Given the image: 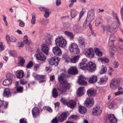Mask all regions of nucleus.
<instances>
[{
  "label": "nucleus",
  "mask_w": 123,
  "mask_h": 123,
  "mask_svg": "<svg viewBox=\"0 0 123 123\" xmlns=\"http://www.w3.org/2000/svg\"><path fill=\"white\" fill-rule=\"evenodd\" d=\"M102 22V19L101 17H100L99 18H97L96 19L95 22V25L96 26H98Z\"/></svg>",
  "instance_id": "2f4dec72"
},
{
  "label": "nucleus",
  "mask_w": 123,
  "mask_h": 123,
  "mask_svg": "<svg viewBox=\"0 0 123 123\" xmlns=\"http://www.w3.org/2000/svg\"><path fill=\"white\" fill-rule=\"evenodd\" d=\"M47 11L45 12V13L44 15V17L46 18H48L49 15V13Z\"/></svg>",
  "instance_id": "338daca9"
},
{
  "label": "nucleus",
  "mask_w": 123,
  "mask_h": 123,
  "mask_svg": "<svg viewBox=\"0 0 123 123\" xmlns=\"http://www.w3.org/2000/svg\"><path fill=\"white\" fill-rule=\"evenodd\" d=\"M59 82L62 84H65L67 82L66 76L64 74H62L58 78Z\"/></svg>",
  "instance_id": "4468645a"
},
{
  "label": "nucleus",
  "mask_w": 123,
  "mask_h": 123,
  "mask_svg": "<svg viewBox=\"0 0 123 123\" xmlns=\"http://www.w3.org/2000/svg\"><path fill=\"white\" fill-rule=\"evenodd\" d=\"M123 82V79L118 77L113 79L109 83L110 88L112 89H116L117 85H121Z\"/></svg>",
  "instance_id": "f03ea898"
},
{
  "label": "nucleus",
  "mask_w": 123,
  "mask_h": 123,
  "mask_svg": "<svg viewBox=\"0 0 123 123\" xmlns=\"http://www.w3.org/2000/svg\"><path fill=\"white\" fill-rule=\"evenodd\" d=\"M114 94L115 95V96L123 94V91L121 90L120 91H118L117 92L114 93Z\"/></svg>",
  "instance_id": "13d9d810"
},
{
  "label": "nucleus",
  "mask_w": 123,
  "mask_h": 123,
  "mask_svg": "<svg viewBox=\"0 0 123 123\" xmlns=\"http://www.w3.org/2000/svg\"><path fill=\"white\" fill-rule=\"evenodd\" d=\"M41 49L42 51L46 55H48V52L49 48L47 45L46 44H43L41 46Z\"/></svg>",
  "instance_id": "a211bd4d"
},
{
  "label": "nucleus",
  "mask_w": 123,
  "mask_h": 123,
  "mask_svg": "<svg viewBox=\"0 0 123 123\" xmlns=\"http://www.w3.org/2000/svg\"><path fill=\"white\" fill-rule=\"evenodd\" d=\"M68 73L70 74L74 75L78 73V71L76 67H72L69 69Z\"/></svg>",
  "instance_id": "6ab92c4d"
},
{
  "label": "nucleus",
  "mask_w": 123,
  "mask_h": 123,
  "mask_svg": "<svg viewBox=\"0 0 123 123\" xmlns=\"http://www.w3.org/2000/svg\"><path fill=\"white\" fill-rule=\"evenodd\" d=\"M97 80V76L95 75H93L91 76L89 78V83H92Z\"/></svg>",
  "instance_id": "393cba45"
},
{
  "label": "nucleus",
  "mask_w": 123,
  "mask_h": 123,
  "mask_svg": "<svg viewBox=\"0 0 123 123\" xmlns=\"http://www.w3.org/2000/svg\"><path fill=\"white\" fill-rule=\"evenodd\" d=\"M87 65V64L86 63L84 62H82L79 63V67L80 69H84L86 68Z\"/></svg>",
  "instance_id": "7c9ffc66"
},
{
  "label": "nucleus",
  "mask_w": 123,
  "mask_h": 123,
  "mask_svg": "<svg viewBox=\"0 0 123 123\" xmlns=\"http://www.w3.org/2000/svg\"><path fill=\"white\" fill-rule=\"evenodd\" d=\"M13 76L14 75L13 74L10 73H8L6 75V77L7 79L9 80H11Z\"/></svg>",
  "instance_id": "a18cd8bd"
},
{
  "label": "nucleus",
  "mask_w": 123,
  "mask_h": 123,
  "mask_svg": "<svg viewBox=\"0 0 123 123\" xmlns=\"http://www.w3.org/2000/svg\"><path fill=\"white\" fill-rule=\"evenodd\" d=\"M53 53L56 55L60 56L62 55V51L61 49L58 46L53 47L52 48Z\"/></svg>",
  "instance_id": "9b49d317"
},
{
  "label": "nucleus",
  "mask_w": 123,
  "mask_h": 123,
  "mask_svg": "<svg viewBox=\"0 0 123 123\" xmlns=\"http://www.w3.org/2000/svg\"><path fill=\"white\" fill-rule=\"evenodd\" d=\"M52 38L51 37H47L45 39L46 43L49 45H51L52 44Z\"/></svg>",
  "instance_id": "f704fd0d"
},
{
  "label": "nucleus",
  "mask_w": 123,
  "mask_h": 123,
  "mask_svg": "<svg viewBox=\"0 0 123 123\" xmlns=\"http://www.w3.org/2000/svg\"><path fill=\"white\" fill-rule=\"evenodd\" d=\"M12 83V81L11 80L7 79L5 80L3 82L2 84L4 86H7Z\"/></svg>",
  "instance_id": "e433bc0d"
},
{
  "label": "nucleus",
  "mask_w": 123,
  "mask_h": 123,
  "mask_svg": "<svg viewBox=\"0 0 123 123\" xmlns=\"http://www.w3.org/2000/svg\"><path fill=\"white\" fill-rule=\"evenodd\" d=\"M36 16L34 15H32V19L31 20V22L32 24L34 25L36 22Z\"/></svg>",
  "instance_id": "49530a36"
},
{
  "label": "nucleus",
  "mask_w": 123,
  "mask_h": 123,
  "mask_svg": "<svg viewBox=\"0 0 123 123\" xmlns=\"http://www.w3.org/2000/svg\"><path fill=\"white\" fill-rule=\"evenodd\" d=\"M113 15L116 20L117 21L114 22L110 26H106L103 27V31H104L105 29H107L108 31V34L109 35H110V33L113 34L117 30V27L119 26L120 24L116 13H113Z\"/></svg>",
  "instance_id": "f257e3e1"
},
{
  "label": "nucleus",
  "mask_w": 123,
  "mask_h": 123,
  "mask_svg": "<svg viewBox=\"0 0 123 123\" xmlns=\"http://www.w3.org/2000/svg\"><path fill=\"white\" fill-rule=\"evenodd\" d=\"M78 40L80 43L79 45L80 47L81 48H84L85 46L84 39L81 37H79L78 38Z\"/></svg>",
  "instance_id": "412c9836"
},
{
  "label": "nucleus",
  "mask_w": 123,
  "mask_h": 123,
  "mask_svg": "<svg viewBox=\"0 0 123 123\" xmlns=\"http://www.w3.org/2000/svg\"><path fill=\"white\" fill-rule=\"evenodd\" d=\"M86 12V10L85 9H83L80 12V14L79 15V20H80L81 18L82 17L83 15Z\"/></svg>",
  "instance_id": "3c124183"
},
{
  "label": "nucleus",
  "mask_w": 123,
  "mask_h": 123,
  "mask_svg": "<svg viewBox=\"0 0 123 123\" xmlns=\"http://www.w3.org/2000/svg\"><path fill=\"white\" fill-rule=\"evenodd\" d=\"M93 14L92 13H89L87 15L86 19L84 22V25L86 24L87 22L90 23L91 22L93 19Z\"/></svg>",
  "instance_id": "dca6fc26"
},
{
  "label": "nucleus",
  "mask_w": 123,
  "mask_h": 123,
  "mask_svg": "<svg viewBox=\"0 0 123 123\" xmlns=\"http://www.w3.org/2000/svg\"><path fill=\"white\" fill-rule=\"evenodd\" d=\"M114 103V101H113L111 102H109L107 104L108 107L109 109H111L114 108V106L113 104Z\"/></svg>",
  "instance_id": "37998d69"
},
{
  "label": "nucleus",
  "mask_w": 123,
  "mask_h": 123,
  "mask_svg": "<svg viewBox=\"0 0 123 123\" xmlns=\"http://www.w3.org/2000/svg\"><path fill=\"white\" fill-rule=\"evenodd\" d=\"M76 103L74 100H70L67 103V105L68 107H69L71 108H74L75 106Z\"/></svg>",
  "instance_id": "4be33fe9"
},
{
  "label": "nucleus",
  "mask_w": 123,
  "mask_h": 123,
  "mask_svg": "<svg viewBox=\"0 0 123 123\" xmlns=\"http://www.w3.org/2000/svg\"><path fill=\"white\" fill-rule=\"evenodd\" d=\"M9 53L11 56L14 57H17L18 56L16 52L14 50H9L8 51Z\"/></svg>",
  "instance_id": "c9c22d12"
},
{
  "label": "nucleus",
  "mask_w": 123,
  "mask_h": 123,
  "mask_svg": "<svg viewBox=\"0 0 123 123\" xmlns=\"http://www.w3.org/2000/svg\"><path fill=\"white\" fill-rule=\"evenodd\" d=\"M119 63L118 62L115 61L114 62V65L115 68H117L119 67Z\"/></svg>",
  "instance_id": "680f3d73"
},
{
  "label": "nucleus",
  "mask_w": 123,
  "mask_h": 123,
  "mask_svg": "<svg viewBox=\"0 0 123 123\" xmlns=\"http://www.w3.org/2000/svg\"><path fill=\"white\" fill-rule=\"evenodd\" d=\"M6 16L4 15L3 16V20L5 23L6 25L7 26L8 25V24L6 20Z\"/></svg>",
  "instance_id": "e2e57ef3"
},
{
  "label": "nucleus",
  "mask_w": 123,
  "mask_h": 123,
  "mask_svg": "<svg viewBox=\"0 0 123 123\" xmlns=\"http://www.w3.org/2000/svg\"><path fill=\"white\" fill-rule=\"evenodd\" d=\"M45 108L46 110L47 111L51 113L52 112V109L49 106H46L44 107V108Z\"/></svg>",
  "instance_id": "bf43d9fd"
},
{
  "label": "nucleus",
  "mask_w": 123,
  "mask_h": 123,
  "mask_svg": "<svg viewBox=\"0 0 123 123\" xmlns=\"http://www.w3.org/2000/svg\"><path fill=\"white\" fill-rule=\"evenodd\" d=\"M106 30L107 31H108V34L109 35H110V38H109V41H112V42H114V40H115V39H114V37H112V36H111L113 35V34H113H112L111 33H110V35H109L108 34V30L106 29H105V30Z\"/></svg>",
  "instance_id": "de8ad7c7"
},
{
  "label": "nucleus",
  "mask_w": 123,
  "mask_h": 123,
  "mask_svg": "<svg viewBox=\"0 0 123 123\" xmlns=\"http://www.w3.org/2000/svg\"><path fill=\"white\" fill-rule=\"evenodd\" d=\"M24 72L22 70H20L17 75V77L19 79L22 78L24 75Z\"/></svg>",
  "instance_id": "4c0bfd02"
},
{
  "label": "nucleus",
  "mask_w": 123,
  "mask_h": 123,
  "mask_svg": "<svg viewBox=\"0 0 123 123\" xmlns=\"http://www.w3.org/2000/svg\"><path fill=\"white\" fill-rule=\"evenodd\" d=\"M33 64V62L31 61H30L26 65V67L28 68H30L32 67Z\"/></svg>",
  "instance_id": "864d4df0"
},
{
  "label": "nucleus",
  "mask_w": 123,
  "mask_h": 123,
  "mask_svg": "<svg viewBox=\"0 0 123 123\" xmlns=\"http://www.w3.org/2000/svg\"><path fill=\"white\" fill-rule=\"evenodd\" d=\"M102 112V109L99 107H96L93 108L92 113L93 115L98 116L101 114Z\"/></svg>",
  "instance_id": "6e6552de"
},
{
  "label": "nucleus",
  "mask_w": 123,
  "mask_h": 123,
  "mask_svg": "<svg viewBox=\"0 0 123 123\" xmlns=\"http://www.w3.org/2000/svg\"><path fill=\"white\" fill-rule=\"evenodd\" d=\"M23 88L22 87H18L16 89L17 91L19 93L22 92L23 91Z\"/></svg>",
  "instance_id": "603ef678"
},
{
  "label": "nucleus",
  "mask_w": 123,
  "mask_h": 123,
  "mask_svg": "<svg viewBox=\"0 0 123 123\" xmlns=\"http://www.w3.org/2000/svg\"><path fill=\"white\" fill-rule=\"evenodd\" d=\"M34 78L35 79L39 80V82L40 83L43 82L45 81V77L43 75H37L35 76Z\"/></svg>",
  "instance_id": "f3484780"
},
{
  "label": "nucleus",
  "mask_w": 123,
  "mask_h": 123,
  "mask_svg": "<svg viewBox=\"0 0 123 123\" xmlns=\"http://www.w3.org/2000/svg\"><path fill=\"white\" fill-rule=\"evenodd\" d=\"M79 110L80 113L82 114H84L86 112L87 109L86 107L80 106L79 107Z\"/></svg>",
  "instance_id": "c85d7f7f"
},
{
  "label": "nucleus",
  "mask_w": 123,
  "mask_h": 123,
  "mask_svg": "<svg viewBox=\"0 0 123 123\" xmlns=\"http://www.w3.org/2000/svg\"><path fill=\"white\" fill-rule=\"evenodd\" d=\"M6 38L7 41H8L14 42H15L16 41V38L13 36H11L10 37L9 35H7Z\"/></svg>",
  "instance_id": "cd10ccee"
},
{
  "label": "nucleus",
  "mask_w": 123,
  "mask_h": 123,
  "mask_svg": "<svg viewBox=\"0 0 123 123\" xmlns=\"http://www.w3.org/2000/svg\"><path fill=\"white\" fill-rule=\"evenodd\" d=\"M71 15L73 18H74L77 15V12L74 9H72L71 11Z\"/></svg>",
  "instance_id": "58836bf2"
},
{
  "label": "nucleus",
  "mask_w": 123,
  "mask_h": 123,
  "mask_svg": "<svg viewBox=\"0 0 123 123\" xmlns=\"http://www.w3.org/2000/svg\"><path fill=\"white\" fill-rule=\"evenodd\" d=\"M107 70V67H104L102 68L101 69V71L100 72V74L104 73L106 72Z\"/></svg>",
  "instance_id": "09e8293b"
},
{
  "label": "nucleus",
  "mask_w": 123,
  "mask_h": 123,
  "mask_svg": "<svg viewBox=\"0 0 123 123\" xmlns=\"http://www.w3.org/2000/svg\"><path fill=\"white\" fill-rule=\"evenodd\" d=\"M68 49L70 52L73 54H78L80 52L78 45L75 43H71L69 46Z\"/></svg>",
  "instance_id": "20e7f679"
},
{
  "label": "nucleus",
  "mask_w": 123,
  "mask_h": 123,
  "mask_svg": "<svg viewBox=\"0 0 123 123\" xmlns=\"http://www.w3.org/2000/svg\"><path fill=\"white\" fill-rule=\"evenodd\" d=\"M71 3L69 5V6L71 7L73 5L74 3L76 1V0H71Z\"/></svg>",
  "instance_id": "0e129e2a"
},
{
  "label": "nucleus",
  "mask_w": 123,
  "mask_h": 123,
  "mask_svg": "<svg viewBox=\"0 0 123 123\" xmlns=\"http://www.w3.org/2000/svg\"><path fill=\"white\" fill-rule=\"evenodd\" d=\"M64 33L66 35L69 37L71 39H72L73 38L74 36L72 32L69 31H66Z\"/></svg>",
  "instance_id": "c756f323"
},
{
  "label": "nucleus",
  "mask_w": 123,
  "mask_h": 123,
  "mask_svg": "<svg viewBox=\"0 0 123 123\" xmlns=\"http://www.w3.org/2000/svg\"><path fill=\"white\" fill-rule=\"evenodd\" d=\"M69 88H68L67 86H64L62 88V89L60 87L58 88V90L61 92H64L65 91L66 89H69Z\"/></svg>",
  "instance_id": "5fc2aeb1"
},
{
  "label": "nucleus",
  "mask_w": 123,
  "mask_h": 123,
  "mask_svg": "<svg viewBox=\"0 0 123 123\" xmlns=\"http://www.w3.org/2000/svg\"><path fill=\"white\" fill-rule=\"evenodd\" d=\"M39 9L42 12H46L49 11V9L46 8H44L43 7H39Z\"/></svg>",
  "instance_id": "052dcab7"
},
{
  "label": "nucleus",
  "mask_w": 123,
  "mask_h": 123,
  "mask_svg": "<svg viewBox=\"0 0 123 123\" xmlns=\"http://www.w3.org/2000/svg\"><path fill=\"white\" fill-rule=\"evenodd\" d=\"M35 55L36 58L42 61H45L46 59V56L41 51L36 53Z\"/></svg>",
  "instance_id": "1a4fd4ad"
},
{
  "label": "nucleus",
  "mask_w": 123,
  "mask_h": 123,
  "mask_svg": "<svg viewBox=\"0 0 123 123\" xmlns=\"http://www.w3.org/2000/svg\"><path fill=\"white\" fill-rule=\"evenodd\" d=\"M25 60L23 58H21L19 62V65L21 66H23L25 63Z\"/></svg>",
  "instance_id": "c03bdc74"
},
{
  "label": "nucleus",
  "mask_w": 123,
  "mask_h": 123,
  "mask_svg": "<svg viewBox=\"0 0 123 123\" xmlns=\"http://www.w3.org/2000/svg\"><path fill=\"white\" fill-rule=\"evenodd\" d=\"M60 60V58L57 56L52 57L48 59L49 63L51 65H57L58 62Z\"/></svg>",
  "instance_id": "39448f33"
},
{
  "label": "nucleus",
  "mask_w": 123,
  "mask_h": 123,
  "mask_svg": "<svg viewBox=\"0 0 123 123\" xmlns=\"http://www.w3.org/2000/svg\"><path fill=\"white\" fill-rule=\"evenodd\" d=\"M67 116V115L66 113H63L58 117V120L60 122H62L65 119Z\"/></svg>",
  "instance_id": "5701e85b"
},
{
  "label": "nucleus",
  "mask_w": 123,
  "mask_h": 123,
  "mask_svg": "<svg viewBox=\"0 0 123 123\" xmlns=\"http://www.w3.org/2000/svg\"><path fill=\"white\" fill-rule=\"evenodd\" d=\"M87 65V66L86 68L89 71L92 72L94 71L96 69L95 64L92 62H89Z\"/></svg>",
  "instance_id": "9d476101"
},
{
  "label": "nucleus",
  "mask_w": 123,
  "mask_h": 123,
  "mask_svg": "<svg viewBox=\"0 0 123 123\" xmlns=\"http://www.w3.org/2000/svg\"><path fill=\"white\" fill-rule=\"evenodd\" d=\"M40 113L39 109L37 107H34L32 110V114L34 118L38 117Z\"/></svg>",
  "instance_id": "f8f14e48"
},
{
  "label": "nucleus",
  "mask_w": 123,
  "mask_h": 123,
  "mask_svg": "<svg viewBox=\"0 0 123 123\" xmlns=\"http://www.w3.org/2000/svg\"><path fill=\"white\" fill-rule=\"evenodd\" d=\"M98 60L101 61H104L106 63H107L109 62V60L108 59L103 57H99Z\"/></svg>",
  "instance_id": "ea45409f"
},
{
  "label": "nucleus",
  "mask_w": 123,
  "mask_h": 123,
  "mask_svg": "<svg viewBox=\"0 0 123 123\" xmlns=\"http://www.w3.org/2000/svg\"><path fill=\"white\" fill-rule=\"evenodd\" d=\"M108 80V78L105 76L101 78L98 81V83L100 84L102 83L105 81H106Z\"/></svg>",
  "instance_id": "473e14b6"
},
{
  "label": "nucleus",
  "mask_w": 123,
  "mask_h": 123,
  "mask_svg": "<svg viewBox=\"0 0 123 123\" xmlns=\"http://www.w3.org/2000/svg\"><path fill=\"white\" fill-rule=\"evenodd\" d=\"M94 50L96 54L99 56H102L103 53L101 49L99 48H94Z\"/></svg>",
  "instance_id": "a878e982"
},
{
  "label": "nucleus",
  "mask_w": 123,
  "mask_h": 123,
  "mask_svg": "<svg viewBox=\"0 0 123 123\" xmlns=\"http://www.w3.org/2000/svg\"><path fill=\"white\" fill-rule=\"evenodd\" d=\"M55 42L57 46L62 48H65L67 44L66 40L62 36L56 38L55 40Z\"/></svg>",
  "instance_id": "7ed1b4c3"
},
{
  "label": "nucleus",
  "mask_w": 123,
  "mask_h": 123,
  "mask_svg": "<svg viewBox=\"0 0 123 123\" xmlns=\"http://www.w3.org/2000/svg\"><path fill=\"white\" fill-rule=\"evenodd\" d=\"M61 102L64 104H66L68 102H67L66 101V100L63 98H62L61 100Z\"/></svg>",
  "instance_id": "69168bd1"
},
{
  "label": "nucleus",
  "mask_w": 123,
  "mask_h": 123,
  "mask_svg": "<svg viewBox=\"0 0 123 123\" xmlns=\"http://www.w3.org/2000/svg\"><path fill=\"white\" fill-rule=\"evenodd\" d=\"M20 123H27L26 120L24 119H21L19 120Z\"/></svg>",
  "instance_id": "774afa93"
},
{
  "label": "nucleus",
  "mask_w": 123,
  "mask_h": 123,
  "mask_svg": "<svg viewBox=\"0 0 123 123\" xmlns=\"http://www.w3.org/2000/svg\"><path fill=\"white\" fill-rule=\"evenodd\" d=\"M84 87H80L79 88L77 91V94L79 96H81L84 94Z\"/></svg>",
  "instance_id": "bb28decb"
},
{
  "label": "nucleus",
  "mask_w": 123,
  "mask_h": 123,
  "mask_svg": "<svg viewBox=\"0 0 123 123\" xmlns=\"http://www.w3.org/2000/svg\"><path fill=\"white\" fill-rule=\"evenodd\" d=\"M86 79L82 76H80L79 77L78 82L79 84L82 85H86L87 83L85 81Z\"/></svg>",
  "instance_id": "ddd939ff"
},
{
  "label": "nucleus",
  "mask_w": 123,
  "mask_h": 123,
  "mask_svg": "<svg viewBox=\"0 0 123 123\" xmlns=\"http://www.w3.org/2000/svg\"><path fill=\"white\" fill-rule=\"evenodd\" d=\"M87 93L89 96H94L96 94V91L95 90L89 89L87 91Z\"/></svg>",
  "instance_id": "aec40b11"
},
{
  "label": "nucleus",
  "mask_w": 123,
  "mask_h": 123,
  "mask_svg": "<svg viewBox=\"0 0 123 123\" xmlns=\"http://www.w3.org/2000/svg\"><path fill=\"white\" fill-rule=\"evenodd\" d=\"M94 103L93 98L91 97L86 98L84 103V105L88 107H90L92 106Z\"/></svg>",
  "instance_id": "423d86ee"
},
{
  "label": "nucleus",
  "mask_w": 123,
  "mask_h": 123,
  "mask_svg": "<svg viewBox=\"0 0 123 123\" xmlns=\"http://www.w3.org/2000/svg\"><path fill=\"white\" fill-rule=\"evenodd\" d=\"M85 55L87 57L90 58H93L95 55L93 49L92 48H89L86 52Z\"/></svg>",
  "instance_id": "0eeeda50"
},
{
  "label": "nucleus",
  "mask_w": 123,
  "mask_h": 123,
  "mask_svg": "<svg viewBox=\"0 0 123 123\" xmlns=\"http://www.w3.org/2000/svg\"><path fill=\"white\" fill-rule=\"evenodd\" d=\"M62 57L65 60L66 62H69V61L70 59V58L66 54H64L62 55Z\"/></svg>",
  "instance_id": "a19ab883"
},
{
  "label": "nucleus",
  "mask_w": 123,
  "mask_h": 123,
  "mask_svg": "<svg viewBox=\"0 0 123 123\" xmlns=\"http://www.w3.org/2000/svg\"><path fill=\"white\" fill-rule=\"evenodd\" d=\"M107 118L111 123H117V119L113 114H109Z\"/></svg>",
  "instance_id": "2eb2a0df"
},
{
  "label": "nucleus",
  "mask_w": 123,
  "mask_h": 123,
  "mask_svg": "<svg viewBox=\"0 0 123 123\" xmlns=\"http://www.w3.org/2000/svg\"><path fill=\"white\" fill-rule=\"evenodd\" d=\"M79 57V56L77 55L74 56V57L72 58H70L69 62H71L73 63H75L78 60Z\"/></svg>",
  "instance_id": "72a5a7b5"
},
{
  "label": "nucleus",
  "mask_w": 123,
  "mask_h": 123,
  "mask_svg": "<svg viewBox=\"0 0 123 123\" xmlns=\"http://www.w3.org/2000/svg\"><path fill=\"white\" fill-rule=\"evenodd\" d=\"M24 40L23 41V43L27 44L28 42V41L27 39V35H25L24 38Z\"/></svg>",
  "instance_id": "6e6d98bb"
},
{
  "label": "nucleus",
  "mask_w": 123,
  "mask_h": 123,
  "mask_svg": "<svg viewBox=\"0 0 123 123\" xmlns=\"http://www.w3.org/2000/svg\"><path fill=\"white\" fill-rule=\"evenodd\" d=\"M10 92L9 89L8 88H6L4 90L3 95L4 96L6 97H8L10 95Z\"/></svg>",
  "instance_id": "b1692460"
},
{
  "label": "nucleus",
  "mask_w": 123,
  "mask_h": 123,
  "mask_svg": "<svg viewBox=\"0 0 123 123\" xmlns=\"http://www.w3.org/2000/svg\"><path fill=\"white\" fill-rule=\"evenodd\" d=\"M114 69L111 67H110L109 68L108 70V74H109L111 76L112 74V72L114 71Z\"/></svg>",
  "instance_id": "4d7b16f0"
},
{
  "label": "nucleus",
  "mask_w": 123,
  "mask_h": 123,
  "mask_svg": "<svg viewBox=\"0 0 123 123\" xmlns=\"http://www.w3.org/2000/svg\"><path fill=\"white\" fill-rule=\"evenodd\" d=\"M18 21L19 22V25L20 27H23L25 26V24L23 21L21 20L20 19L18 20Z\"/></svg>",
  "instance_id": "8fccbe9b"
},
{
  "label": "nucleus",
  "mask_w": 123,
  "mask_h": 123,
  "mask_svg": "<svg viewBox=\"0 0 123 123\" xmlns=\"http://www.w3.org/2000/svg\"><path fill=\"white\" fill-rule=\"evenodd\" d=\"M52 96L54 98H56L58 96V95L56 91V89L55 88H54L52 91Z\"/></svg>",
  "instance_id": "79ce46f5"
}]
</instances>
